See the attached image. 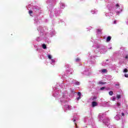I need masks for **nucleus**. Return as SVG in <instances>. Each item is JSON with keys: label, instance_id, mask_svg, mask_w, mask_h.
<instances>
[{"label": "nucleus", "instance_id": "72a5a7b5", "mask_svg": "<svg viewBox=\"0 0 128 128\" xmlns=\"http://www.w3.org/2000/svg\"><path fill=\"white\" fill-rule=\"evenodd\" d=\"M76 116H74V118H73V122H76Z\"/></svg>", "mask_w": 128, "mask_h": 128}, {"label": "nucleus", "instance_id": "bb28decb", "mask_svg": "<svg viewBox=\"0 0 128 128\" xmlns=\"http://www.w3.org/2000/svg\"><path fill=\"white\" fill-rule=\"evenodd\" d=\"M106 16H112V13L110 12V13L106 14Z\"/></svg>", "mask_w": 128, "mask_h": 128}, {"label": "nucleus", "instance_id": "c756f323", "mask_svg": "<svg viewBox=\"0 0 128 128\" xmlns=\"http://www.w3.org/2000/svg\"><path fill=\"white\" fill-rule=\"evenodd\" d=\"M100 90H106V87H102L100 88Z\"/></svg>", "mask_w": 128, "mask_h": 128}, {"label": "nucleus", "instance_id": "cd10ccee", "mask_svg": "<svg viewBox=\"0 0 128 128\" xmlns=\"http://www.w3.org/2000/svg\"><path fill=\"white\" fill-rule=\"evenodd\" d=\"M98 84H106V82H104L102 81H99L98 82Z\"/></svg>", "mask_w": 128, "mask_h": 128}, {"label": "nucleus", "instance_id": "f03ea898", "mask_svg": "<svg viewBox=\"0 0 128 128\" xmlns=\"http://www.w3.org/2000/svg\"><path fill=\"white\" fill-rule=\"evenodd\" d=\"M63 88H62L60 92L62 90ZM63 90H64V92H62V97L60 98V102L61 103V104H64L66 102H68L70 99L68 98V90H66V88H64Z\"/></svg>", "mask_w": 128, "mask_h": 128}, {"label": "nucleus", "instance_id": "3c124183", "mask_svg": "<svg viewBox=\"0 0 128 128\" xmlns=\"http://www.w3.org/2000/svg\"><path fill=\"white\" fill-rule=\"evenodd\" d=\"M75 125H76V128H78V126H76V123H75Z\"/></svg>", "mask_w": 128, "mask_h": 128}, {"label": "nucleus", "instance_id": "4be33fe9", "mask_svg": "<svg viewBox=\"0 0 128 128\" xmlns=\"http://www.w3.org/2000/svg\"><path fill=\"white\" fill-rule=\"evenodd\" d=\"M91 12L94 14H96V12H98V10L94 9V10H91Z\"/></svg>", "mask_w": 128, "mask_h": 128}, {"label": "nucleus", "instance_id": "f257e3e1", "mask_svg": "<svg viewBox=\"0 0 128 128\" xmlns=\"http://www.w3.org/2000/svg\"><path fill=\"white\" fill-rule=\"evenodd\" d=\"M104 116H106V114H100L98 116V120H100V122L102 120L103 123L109 128H114V126H112L110 124V119H108V118H106L105 119H104Z\"/></svg>", "mask_w": 128, "mask_h": 128}, {"label": "nucleus", "instance_id": "412c9836", "mask_svg": "<svg viewBox=\"0 0 128 128\" xmlns=\"http://www.w3.org/2000/svg\"><path fill=\"white\" fill-rule=\"evenodd\" d=\"M78 97L77 98V100H80V96H82V93H80V92H78Z\"/></svg>", "mask_w": 128, "mask_h": 128}, {"label": "nucleus", "instance_id": "49530a36", "mask_svg": "<svg viewBox=\"0 0 128 128\" xmlns=\"http://www.w3.org/2000/svg\"><path fill=\"white\" fill-rule=\"evenodd\" d=\"M34 24H38V20H36H36H34Z\"/></svg>", "mask_w": 128, "mask_h": 128}, {"label": "nucleus", "instance_id": "79ce46f5", "mask_svg": "<svg viewBox=\"0 0 128 128\" xmlns=\"http://www.w3.org/2000/svg\"><path fill=\"white\" fill-rule=\"evenodd\" d=\"M32 11L29 10V14H30V16H32Z\"/></svg>", "mask_w": 128, "mask_h": 128}, {"label": "nucleus", "instance_id": "f704fd0d", "mask_svg": "<svg viewBox=\"0 0 128 128\" xmlns=\"http://www.w3.org/2000/svg\"><path fill=\"white\" fill-rule=\"evenodd\" d=\"M110 98L113 102H114V100H116V97H112Z\"/></svg>", "mask_w": 128, "mask_h": 128}, {"label": "nucleus", "instance_id": "2f4dec72", "mask_svg": "<svg viewBox=\"0 0 128 128\" xmlns=\"http://www.w3.org/2000/svg\"><path fill=\"white\" fill-rule=\"evenodd\" d=\"M65 66H66L67 68H70V65L68 64H66Z\"/></svg>", "mask_w": 128, "mask_h": 128}, {"label": "nucleus", "instance_id": "7ed1b4c3", "mask_svg": "<svg viewBox=\"0 0 128 128\" xmlns=\"http://www.w3.org/2000/svg\"><path fill=\"white\" fill-rule=\"evenodd\" d=\"M96 50H95V52L98 54V52H100V54H106V48L102 44H96L93 46Z\"/></svg>", "mask_w": 128, "mask_h": 128}, {"label": "nucleus", "instance_id": "4c0bfd02", "mask_svg": "<svg viewBox=\"0 0 128 128\" xmlns=\"http://www.w3.org/2000/svg\"><path fill=\"white\" fill-rule=\"evenodd\" d=\"M80 59L79 58H77L76 60V62H80Z\"/></svg>", "mask_w": 128, "mask_h": 128}, {"label": "nucleus", "instance_id": "dca6fc26", "mask_svg": "<svg viewBox=\"0 0 128 128\" xmlns=\"http://www.w3.org/2000/svg\"><path fill=\"white\" fill-rule=\"evenodd\" d=\"M66 72L68 74H72L74 72V70H72V68H70L69 70L67 69Z\"/></svg>", "mask_w": 128, "mask_h": 128}, {"label": "nucleus", "instance_id": "de8ad7c7", "mask_svg": "<svg viewBox=\"0 0 128 128\" xmlns=\"http://www.w3.org/2000/svg\"><path fill=\"white\" fill-rule=\"evenodd\" d=\"M106 106H108V102H106Z\"/></svg>", "mask_w": 128, "mask_h": 128}, {"label": "nucleus", "instance_id": "a18cd8bd", "mask_svg": "<svg viewBox=\"0 0 128 128\" xmlns=\"http://www.w3.org/2000/svg\"><path fill=\"white\" fill-rule=\"evenodd\" d=\"M121 114H122V116H124V113L122 112V113H121Z\"/></svg>", "mask_w": 128, "mask_h": 128}, {"label": "nucleus", "instance_id": "ddd939ff", "mask_svg": "<svg viewBox=\"0 0 128 128\" xmlns=\"http://www.w3.org/2000/svg\"><path fill=\"white\" fill-rule=\"evenodd\" d=\"M64 110H72V106L70 105H66L64 107Z\"/></svg>", "mask_w": 128, "mask_h": 128}, {"label": "nucleus", "instance_id": "58836bf2", "mask_svg": "<svg viewBox=\"0 0 128 128\" xmlns=\"http://www.w3.org/2000/svg\"><path fill=\"white\" fill-rule=\"evenodd\" d=\"M116 98H118V100H119V98H120V95L117 94Z\"/></svg>", "mask_w": 128, "mask_h": 128}, {"label": "nucleus", "instance_id": "20e7f679", "mask_svg": "<svg viewBox=\"0 0 128 128\" xmlns=\"http://www.w3.org/2000/svg\"><path fill=\"white\" fill-rule=\"evenodd\" d=\"M70 84H73L76 86H80V82L76 81V80H71V81H70L68 79V80H66V83H62L60 85V86L62 88H65L66 90V88H68V86H70Z\"/></svg>", "mask_w": 128, "mask_h": 128}, {"label": "nucleus", "instance_id": "1a4fd4ad", "mask_svg": "<svg viewBox=\"0 0 128 128\" xmlns=\"http://www.w3.org/2000/svg\"><path fill=\"white\" fill-rule=\"evenodd\" d=\"M53 90H54V92H53L52 94H53V96H54V98H60V94H58V88H56V86H55L53 88Z\"/></svg>", "mask_w": 128, "mask_h": 128}, {"label": "nucleus", "instance_id": "2eb2a0df", "mask_svg": "<svg viewBox=\"0 0 128 128\" xmlns=\"http://www.w3.org/2000/svg\"><path fill=\"white\" fill-rule=\"evenodd\" d=\"M96 32H97V36H102V29H97Z\"/></svg>", "mask_w": 128, "mask_h": 128}, {"label": "nucleus", "instance_id": "b1692460", "mask_svg": "<svg viewBox=\"0 0 128 128\" xmlns=\"http://www.w3.org/2000/svg\"><path fill=\"white\" fill-rule=\"evenodd\" d=\"M98 106V103L96 102H92V106Z\"/></svg>", "mask_w": 128, "mask_h": 128}, {"label": "nucleus", "instance_id": "6ab92c4d", "mask_svg": "<svg viewBox=\"0 0 128 128\" xmlns=\"http://www.w3.org/2000/svg\"><path fill=\"white\" fill-rule=\"evenodd\" d=\"M65 6H66V5L64 4L63 2L60 3V8H62V9L64 8Z\"/></svg>", "mask_w": 128, "mask_h": 128}, {"label": "nucleus", "instance_id": "13d9d810", "mask_svg": "<svg viewBox=\"0 0 128 128\" xmlns=\"http://www.w3.org/2000/svg\"><path fill=\"white\" fill-rule=\"evenodd\" d=\"M28 10H29L30 9L28 8Z\"/></svg>", "mask_w": 128, "mask_h": 128}, {"label": "nucleus", "instance_id": "423d86ee", "mask_svg": "<svg viewBox=\"0 0 128 128\" xmlns=\"http://www.w3.org/2000/svg\"><path fill=\"white\" fill-rule=\"evenodd\" d=\"M121 60L124 62H128V52L124 50L121 54Z\"/></svg>", "mask_w": 128, "mask_h": 128}, {"label": "nucleus", "instance_id": "6e6552de", "mask_svg": "<svg viewBox=\"0 0 128 128\" xmlns=\"http://www.w3.org/2000/svg\"><path fill=\"white\" fill-rule=\"evenodd\" d=\"M55 34H56V32H54V30H52L50 32V34H49L48 33H47L46 34L45 38H44L46 42H48V39H46V38H52V36H54Z\"/></svg>", "mask_w": 128, "mask_h": 128}, {"label": "nucleus", "instance_id": "aec40b11", "mask_svg": "<svg viewBox=\"0 0 128 128\" xmlns=\"http://www.w3.org/2000/svg\"><path fill=\"white\" fill-rule=\"evenodd\" d=\"M100 72L102 74H106L108 72V70H106V69H102L100 70Z\"/></svg>", "mask_w": 128, "mask_h": 128}, {"label": "nucleus", "instance_id": "37998d69", "mask_svg": "<svg viewBox=\"0 0 128 128\" xmlns=\"http://www.w3.org/2000/svg\"><path fill=\"white\" fill-rule=\"evenodd\" d=\"M117 106H118V108H120V104L118 103L117 104Z\"/></svg>", "mask_w": 128, "mask_h": 128}, {"label": "nucleus", "instance_id": "39448f33", "mask_svg": "<svg viewBox=\"0 0 128 128\" xmlns=\"http://www.w3.org/2000/svg\"><path fill=\"white\" fill-rule=\"evenodd\" d=\"M96 56L94 55V54L92 53L90 54L89 53V58L88 59V62L91 64H96V60H94Z\"/></svg>", "mask_w": 128, "mask_h": 128}, {"label": "nucleus", "instance_id": "c03bdc74", "mask_svg": "<svg viewBox=\"0 0 128 128\" xmlns=\"http://www.w3.org/2000/svg\"><path fill=\"white\" fill-rule=\"evenodd\" d=\"M124 76H125L126 78H128V74H124Z\"/></svg>", "mask_w": 128, "mask_h": 128}, {"label": "nucleus", "instance_id": "6e6d98bb", "mask_svg": "<svg viewBox=\"0 0 128 128\" xmlns=\"http://www.w3.org/2000/svg\"><path fill=\"white\" fill-rule=\"evenodd\" d=\"M110 50L112 49V47H110V48H109Z\"/></svg>", "mask_w": 128, "mask_h": 128}, {"label": "nucleus", "instance_id": "5fc2aeb1", "mask_svg": "<svg viewBox=\"0 0 128 128\" xmlns=\"http://www.w3.org/2000/svg\"><path fill=\"white\" fill-rule=\"evenodd\" d=\"M30 5H29V6H28V8H30Z\"/></svg>", "mask_w": 128, "mask_h": 128}, {"label": "nucleus", "instance_id": "09e8293b", "mask_svg": "<svg viewBox=\"0 0 128 128\" xmlns=\"http://www.w3.org/2000/svg\"><path fill=\"white\" fill-rule=\"evenodd\" d=\"M96 96H94L93 98V100H96Z\"/></svg>", "mask_w": 128, "mask_h": 128}, {"label": "nucleus", "instance_id": "4468645a", "mask_svg": "<svg viewBox=\"0 0 128 128\" xmlns=\"http://www.w3.org/2000/svg\"><path fill=\"white\" fill-rule=\"evenodd\" d=\"M116 120H120V113H118L114 117Z\"/></svg>", "mask_w": 128, "mask_h": 128}, {"label": "nucleus", "instance_id": "4d7b16f0", "mask_svg": "<svg viewBox=\"0 0 128 128\" xmlns=\"http://www.w3.org/2000/svg\"><path fill=\"white\" fill-rule=\"evenodd\" d=\"M116 86H118V84H116Z\"/></svg>", "mask_w": 128, "mask_h": 128}, {"label": "nucleus", "instance_id": "864d4df0", "mask_svg": "<svg viewBox=\"0 0 128 128\" xmlns=\"http://www.w3.org/2000/svg\"><path fill=\"white\" fill-rule=\"evenodd\" d=\"M92 42H94V40H91Z\"/></svg>", "mask_w": 128, "mask_h": 128}, {"label": "nucleus", "instance_id": "8fccbe9b", "mask_svg": "<svg viewBox=\"0 0 128 128\" xmlns=\"http://www.w3.org/2000/svg\"><path fill=\"white\" fill-rule=\"evenodd\" d=\"M114 24H116V20H114Z\"/></svg>", "mask_w": 128, "mask_h": 128}, {"label": "nucleus", "instance_id": "603ef678", "mask_svg": "<svg viewBox=\"0 0 128 128\" xmlns=\"http://www.w3.org/2000/svg\"><path fill=\"white\" fill-rule=\"evenodd\" d=\"M93 128H97L96 126H93Z\"/></svg>", "mask_w": 128, "mask_h": 128}, {"label": "nucleus", "instance_id": "e433bc0d", "mask_svg": "<svg viewBox=\"0 0 128 128\" xmlns=\"http://www.w3.org/2000/svg\"><path fill=\"white\" fill-rule=\"evenodd\" d=\"M92 88H94L93 86H92V87H90L89 88H88V90L90 91V92H92Z\"/></svg>", "mask_w": 128, "mask_h": 128}, {"label": "nucleus", "instance_id": "c85d7f7f", "mask_svg": "<svg viewBox=\"0 0 128 128\" xmlns=\"http://www.w3.org/2000/svg\"><path fill=\"white\" fill-rule=\"evenodd\" d=\"M48 58H49V60H52V55L50 54H48Z\"/></svg>", "mask_w": 128, "mask_h": 128}, {"label": "nucleus", "instance_id": "9b49d317", "mask_svg": "<svg viewBox=\"0 0 128 128\" xmlns=\"http://www.w3.org/2000/svg\"><path fill=\"white\" fill-rule=\"evenodd\" d=\"M84 122H88L90 124H93L94 120L87 118H85Z\"/></svg>", "mask_w": 128, "mask_h": 128}, {"label": "nucleus", "instance_id": "f8f14e48", "mask_svg": "<svg viewBox=\"0 0 128 128\" xmlns=\"http://www.w3.org/2000/svg\"><path fill=\"white\" fill-rule=\"evenodd\" d=\"M92 72H90V70L88 68H86L83 72V74H85V76H90Z\"/></svg>", "mask_w": 128, "mask_h": 128}, {"label": "nucleus", "instance_id": "7c9ffc66", "mask_svg": "<svg viewBox=\"0 0 128 128\" xmlns=\"http://www.w3.org/2000/svg\"><path fill=\"white\" fill-rule=\"evenodd\" d=\"M109 95L110 96H112V94H114V92H112V91H110V92H109Z\"/></svg>", "mask_w": 128, "mask_h": 128}, {"label": "nucleus", "instance_id": "473e14b6", "mask_svg": "<svg viewBox=\"0 0 128 128\" xmlns=\"http://www.w3.org/2000/svg\"><path fill=\"white\" fill-rule=\"evenodd\" d=\"M42 48H44V50H46V44H42Z\"/></svg>", "mask_w": 128, "mask_h": 128}, {"label": "nucleus", "instance_id": "a19ab883", "mask_svg": "<svg viewBox=\"0 0 128 128\" xmlns=\"http://www.w3.org/2000/svg\"><path fill=\"white\" fill-rule=\"evenodd\" d=\"M34 12H38V10L36 8H34Z\"/></svg>", "mask_w": 128, "mask_h": 128}, {"label": "nucleus", "instance_id": "5701e85b", "mask_svg": "<svg viewBox=\"0 0 128 128\" xmlns=\"http://www.w3.org/2000/svg\"><path fill=\"white\" fill-rule=\"evenodd\" d=\"M111 40H112V37H110V36H108L106 40V42H110Z\"/></svg>", "mask_w": 128, "mask_h": 128}, {"label": "nucleus", "instance_id": "0eeeda50", "mask_svg": "<svg viewBox=\"0 0 128 128\" xmlns=\"http://www.w3.org/2000/svg\"><path fill=\"white\" fill-rule=\"evenodd\" d=\"M114 8L115 10H116V12L117 14H118L122 12V5L117 4L114 6Z\"/></svg>", "mask_w": 128, "mask_h": 128}, {"label": "nucleus", "instance_id": "393cba45", "mask_svg": "<svg viewBox=\"0 0 128 128\" xmlns=\"http://www.w3.org/2000/svg\"><path fill=\"white\" fill-rule=\"evenodd\" d=\"M102 66H106V64H108V62H106V61H104V62H102Z\"/></svg>", "mask_w": 128, "mask_h": 128}, {"label": "nucleus", "instance_id": "a211bd4d", "mask_svg": "<svg viewBox=\"0 0 128 128\" xmlns=\"http://www.w3.org/2000/svg\"><path fill=\"white\" fill-rule=\"evenodd\" d=\"M50 63L51 64H52L54 66V64H56V58L51 59Z\"/></svg>", "mask_w": 128, "mask_h": 128}, {"label": "nucleus", "instance_id": "c9c22d12", "mask_svg": "<svg viewBox=\"0 0 128 128\" xmlns=\"http://www.w3.org/2000/svg\"><path fill=\"white\" fill-rule=\"evenodd\" d=\"M40 40H42V38H40V37H38L37 38L36 41L40 42Z\"/></svg>", "mask_w": 128, "mask_h": 128}, {"label": "nucleus", "instance_id": "f3484780", "mask_svg": "<svg viewBox=\"0 0 128 128\" xmlns=\"http://www.w3.org/2000/svg\"><path fill=\"white\" fill-rule=\"evenodd\" d=\"M70 96H74V94H76V92H74V90L70 89Z\"/></svg>", "mask_w": 128, "mask_h": 128}, {"label": "nucleus", "instance_id": "a878e982", "mask_svg": "<svg viewBox=\"0 0 128 128\" xmlns=\"http://www.w3.org/2000/svg\"><path fill=\"white\" fill-rule=\"evenodd\" d=\"M38 32H42V27L40 26L39 28H38Z\"/></svg>", "mask_w": 128, "mask_h": 128}, {"label": "nucleus", "instance_id": "ea45409f", "mask_svg": "<svg viewBox=\"0 0 128 128\" xmlns=\"http://www.w3.org/2000/svg\"><path fill=\"white\" fill-rule=\"evenodd\" d=\"M124 72H128V69L125 68L123 70Z\"/></svg>", "mask_w": 128, "mask_h": 128}, {"label": "nucleus", "instance_id": "9d476101", "mask_svg": "<svg viewBox=\"0 0 128 128\" xmlns=\"http://www.w3.org/2000/svg\"><path fill=\"white\" fill-rule=\"evenodd\" d=\"M54 14L56 16H58L60 14H62V11L57 10L56 9H54L52 12L50 13V18H52V14Z\"/></svg>", "mask_w": 128, "mask_h": 128}]
</instances>
